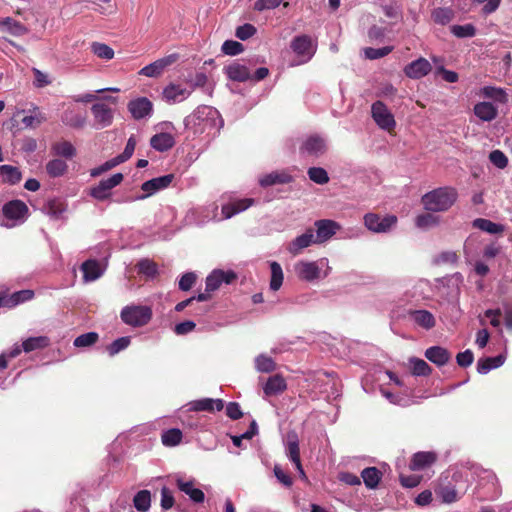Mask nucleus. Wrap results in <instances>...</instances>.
Returning a JSON list of instances; mask_svg holds the SVG:
<instances>
[{
	"label": "nucleus",
	"mask_w": 512,
	"mask_h": 512,
	"mask_svg": "<svg viewBox=\"0 0 512 512\" xmlns=\"http://www.w3.org/2000/svg\"><path fill=\"white\" fill-rule=\"evenodd\" d=\"M152 318V310L148 306H126L121 311L122 321L133 327L146 325Z\"/></svg>",
	"instance_id": "obj_2"
},
{
	"label": "nucleus",
	"mask_w": 512,
	"mask_h": 512,
	"mask_svg": "<svg viewBox=\"0 0 512 512\" xmlns=\"http://www.w3.org/2000/svg\"><path fill=\"white\" fill-rule=\"evenodd\" d=\"M44 210L48 215L58 217L66 210V205L60 199H51L44 206Z\"/></svg>",
	"instance_id": "obj_50"
},
{
	"label": "nucleus",
	"mask_w": 512,
	"mask_h": 512,
	"mask_svg": "<svg viewBox=\"0 0 512 512\" xmlns=\"http://www.w3.org/2000/svg\"><path fill=\"white\" fill-rule=\"evenodd\" d=\"M62 121L72 128L81 129L86 124V116L74 110H66L63 113Z\"/></svg>",
	"instance_id": "obj_31"
},
{
	"label": "nucleus",
	"mask_w": 512,
	"mask_h": 512,
	"mask_svg": "<svg viewBox=\"0 0 512 512\" xmlns=\"http://www.w3.org/2000/svg\"><path fill=\"white\" fill-rule=\"evenodd\" d=\"M393 50L392 46H385L381 48L367 47L364 49V54L367 59L375 60L387 56Z\"/></svg>",
	"instance_id": "obj_53"
},
{
	"label": "nucleus",
	"mask_w": 512,
	"mask_h": 512,
	"mask_svg": "<svg viewBox=\"0 0 512 512\" xmlns=\"http://www.w3.org/2000/svg\"><path fill=\"white\" fill-rule=\"evenodd\" d=\"M504 361L505 357L503 355L480 358L477 362V372L480 374H487L490 370L502 366Z\"/></svg>",
	"instance_id": "obj_28"
},
{
	"label": "nucleus",
	"mask_w": 512,
	"mask_h": 512,
	"mask_svg": "<svg viewBox=\"0 0 512 512\" xmlns=\"http://www.w3.org/2000/svg\"><path fill=\"white\" fill-rule=\"evenodd\" d=\"M31 113V115L24 116L22 118V123L24 124L25 128L35 129L47 120L46 115L42 113L38 107H34L31 110Z\"/></svg>",
	"instance_id": "obj_37"
},
{
	"label": "nucleus",
	"mask_w": 512,
	"mask_h": 512,
	"mask_svg": "<svg viewBox=\"0 0 512 512\" xmlns=\"http://www.w3.org/2000/svg\"><path fill=\"white\" fill-rule=\"evenodd\" d=\"M437 460V455L432 451L417 452L413 455L410 468L412 470H421L430 466Z\"/></svg>",
	"instance_id": "obj_23"
},
{
	"label": "nucleus",
	"mask_w": 512,
	"mask_h": 512,
	"mask_svg": "<svg viewBox=\"0 0 512 512\" xmlns=\"http://www.w3.org/2000/svg\"><path fill=\"white\" fill-rule=\"evenodd\" d=\"M453 17V10L446 7H438L434 9L431 14L432 20L440 25L448 24L450 21H452Z\"/></svg>",
	"instance_id": "obj_43"
},
{
	"label": "nucleus",
	"mask_w": 512,
	"mask_h": 512,
	"mask_svg": "<svg viewBox=\"0 0 512 512\" xmlns=\"http://www.w3.org/2000/svg\"><path fill=\"white\" fill-rule=\"evenodd\" d=\"M473 3L484 4L482 8L483 15L494 13L500 6L502 0H472Z\"/></svg>",
	"instance_id": "obj_62"
},
{
	"label": "nucleus",
	"mask_w": 512,
	"mask_h": 512,
	"mask_svg": "<svg viewBox=\"0 0 512 512\" xmlns=\"http://www.w3.org/2000/svg\"><path fill=\"white\" fill-rule=\"evenodd\" d=\"M33 296L34 292L29 289L17 291L10 296L0 294V306L11 308L32 299Z\"/></svg>",
	"instance_id": "obj_22"
},
{
	"label": "nucleus",
	"mask_w": 512,
	"mask_h": 512,
	"mask_svg": "<svg viewBox=\"0 0 512 512\" xmlns=\"http://www.w3.org/2000/svg\"><path fill=\"white\" fill-rule=\"evenodd\" d=\"M437 496L441 498L442 502L444 503H453L458 500L457 491L454 487L445 486L440 487L438 490L435 491Z\"/></svg>",
	"instance_id": "obj_54"
},
{
	"label": "nucleus",
	"mask_w": 512,
	"mask_h": 512,
	"mask_svg": "<svg viewBox=\"0 0 512 512\" xmlns=\"http://www.w3.org/2000/svg\"><path fill=\"white\" fill-rule=\"evenodd\" d=\"M296 272L300 279L311 282L320 277L321 269L316 262H300L296 265Z\"/></svg>",
	"instance_id": "obj_20"
},
{
	"label": "nucleus",
	"mask_w": 512,
	"mask_h": 512,
	"mask_svg": "<svg viewBox=\"0 0 512 512\" xmlns=\"http://www.w3.org/2000/svg\"><path fill=\"white\" fill-rule=\"evenodd\" d=\"M316 227L315 239L317 243H323L335 235L336 231L340 228L338 223L329 219L317 220L314 223Z\"/></svg>",
	"instance_id": "obj_13"
},
{
	"label": "nucleus",
	"mask_w": 512,
	"mask_h": 512,
	"mask_svg": "<svg viewBox=\"0 0 512 512\" xmlns=\"http://www.w3.org/2000/svg\"><path fill=\"white\" fill-rule=\"evenodd\" d=\"M174 178V174H167L145 181L141 185V190L144 192V194L138 196L137 199H146L147 197L153 195L154 193L169 187L173 182Z\"/></svg>",
	"instance_id": "obj_5"
},
{
	"label": "nucleus",
	"mask_w": 512,
	"mask_h": 512,
	"mask_svg": "<svg viewBox=\"0 0 512 512\" xmlns=\"http://www.w3.org/2000/svg\"><path fill=\"white\" fill-rule=\"evenodd\" d=\"M130 344V337L124 336L114 340L107 346V352L110 356L118 354L120 351L126 349Z\"/></svg>",
	"instance_id": "obj_55"
},
{
	"label": "nucleus",
	"mask_w": 512,
	"mask_h": 512,
	"mask_svg": "<svg viewBox=\"0 0 512 512\" xmlns=\"http://www.w3.org/2000/svg\"><path fill=\"white\" fill-rule=\"evenodd\" d=\"M431 70L430 62L424 57H419L404 67L405 75L411 79H420L428 75Z\"/></svg>",
	"instance_id": "obj_9"
},
{
	"label": "nucleus",
	"mask_w": 512,
	"mask_h": 512,
	"mask_svg": "<svg viewBox=\"0 0 512 512\" xmlns=\"http://www.w3.org/2000/svg\"><path fill=\"white\" fill-rule=\"evenodd\" d=\"M0 26L4 27L13 36H22L27 33V28L11 17L0 18Z\"/></svg>",
	"instance_id": "obj_36"
},
{
	"label": "nucleus",
	"mask_w": 512,
	"mask_h": 512,
	"mask_svg": "<svg viewBox=\"0 0 512 512\" xmlns=\"http://www.w3.org/2000/svg\"><path fill=\"white\" fill-rule=\"evenodd\" d=\"M287 389L285 378L280 374H275L267 379L263 387L266 396H275L283 393Z\"/></svg>",
	"instance_id": "obj_19"
},
{
	"label": "nucleus",
	"mask_w": 512,
	"mask_h": 512,
	"mask_svg": "<svg viewBox=\"0 0 512 512\" xmlns=\"http://www.w3.org/2000/svg\"><path fill=\"white\" fill-rule=\"evenodd\" d=\"M271 279H270V289L273 291H277L283 284V271L282 267L278 262H271Z\"/></svg>",
	"instance_id": "obj_42"
},
{
	"label": "nucleus",
	"mask_w": 512,
	"mask_h": 512,
	"mask_svg": "<svg viewBox=\"0 0 512 512\" xmlns=\"http://www.w3.org/2000/svg\"><path fill=\"white\" fill-rule=\"evenodd\" d=\"M307 174L309 179L316 184L324 185L329 182L327 171L321 167H311L308 169Z\"/></svg>",
	"instance_id": "obj_49"
},
{
	"label": "nucleus",
	"mask_w": 512,
	"mask_h": 512,
	"mask_svg": "<svg viewBox=\"0 0 512 512\" xmlns=\"http://www.w3.org/2000/svg\"><path fill=\"white\" fill-rule=\"evenodd\" d=\"M293 178L286 172H272L263 176L259 183L262 187H268L275 184H288Z\"/></svg>",
	"instance_id": "obj_29"
},
{
	"label": "nucleus",
	"mask_w": 512,
	"mask_h": 512,
	"mask_svg": "<svg viewBox=\"0 0 512 512\" xmlns=\"http://www.w3.org/2000/svg\"><path fill=\"white\" fill-rule=\"evenodd\" d=\"M210 110V107L208 106H199L197 109L193 112V114L187 116L184 120V124L186 127H188L191 123H196V121L203 120L206 116V111Z\"/></svg>",
	"instance_id": "obj_60"
},
{
	"label": "nucleus",
	"mask_w": 512,
	"mask_h": 512,
	"mask_svg": "<svg viewBox=\"0 0 512 512\" xmlns=\"http://www.w3.org/2000/svg\"><path fill=\"white\" fill-rule=\"evenodd\" d=\"M425 357L436 364L437 366H444L451 359V353L444 347L432 346L426 349Z\"/></svg>",
	"instance_id": "obj_21"
},
{
	"label": "nucleus",
	"mask_w": 512,
	"mask_h": 512,
	"mask_svg": "<svg viewBox=\"0 0 512 512\" xmlns=\"http://www.w3.org/2000/svg\"><path fill=\"white\" fill-rule=\"evenodd\" d=\"M50 340L47 336L29 337L22 342V349L29 353L49 346Z\"/></svg>",
	"instance_id": "obj_34"
},
{
	"label": "nucleus",
	"mask_w": 512,
	"mask_h": 512,
	"mask_svg": "<svg viewBox=\"0 0 512 512\" xmlns=\"http://www.w3.org/2000/svg\"><path fill=\"white\" fill-rule=\"evenodd\" d=\"M290 47L298 56L307 57V59H310L315 52L312 49L311 37L308 35L296 36L291 41Z\"/></svg>",
	"instance_id": "obj_15"
},
{
	"label": "nucleus",
	"mask_w": 512,
	"mask_h": 512,
	"mask_svg": "<svg viewBox=\"0 0 512 512\" xmlns=\"http://www.w3.org/2000/svg\"><path fill=\"white\" fill-rule=\"evenodd\" d=\"M182 431L178 428H171L164 431L161 435L162 444L166 447H174L182 441Z\"/></svg>",
	"instance_id": "obj_40"
},
{
	"label": "nucleus",
	"mask_w": 512,
	"mask_h": 512,
	"mask_svg": "<svg viewBox=\"0 0 512 512\" xmlns=\"http://www.w3.org/2000/svg\"><path fill=\"white\" fill-rule=\"evenodd\" d=\"M67 170V163L60 158L52 159L46 164V172L53 178L63 176Z\"/></svg>",
	"instance_id": "obj_38"
},
{
	"label": "nucleus",
	"mask_w": 512,
	"mask_h": 512,
	"mask_svg": "<svg viewBox=\"0 0 512 512\" xmlns=\"http://www.w3.org/2000/svg\"><path fill=\"white\" fill-rule=\"evenodd\" d=\"M473 225L478 229L488 232L490 234H498L504 231V227L502 225L483 218H478L474 220Z\"/></svg>",
	"instance_id": "obj_46"
},
{
	"label": "nucleus",
	"mask_w": 512,
	"mask_h": 512,
	"mask_svg": "<svg viewBox=\"0 0 512 512\" xmlns=\"http://www.w3.org/2000/svg\"><path fill=\"white\" fill-rule=\"evenodd\" d=\"M481 95L485 98L493 99L499 103L506 104L508 102V95L504 89L493 86H484L481 89Z\"/></svg>",
	"instance_id": "obj_39"
},
{
	"label": "nucleus",
	"mask_w": 512,
	"mask_h": 512,
	"mask_svg": "<svg viewBox=\"0 0 512 512\" xmlns=\"http://www.w3.org/2000/svg\"><path fill=\"white\" fill-rule=\"evenodd\" d=\"M138 273L146 276L147 278L153 279L158 274V265L150 259H142L137 264Z\"/></svg>",
	"instance_id": "obj_41"
},
{
	"label": "nucleus",
	"mask_w": 512,
	"mask_h": 512,
	"mask_svg": "<svg viewBox=\"0 0 512 512\" xmlns=\"http://www.w3.org/2000/svg\"><path fill=\"white\" fill-rule=\"evenodd\" d=\"M176 485L178 489L184 492L186 495L190 497V499L195 503H202L205 500V494L201 489L195 488L192 481H184L182 479H178L176 481Z\"/></svg>",
	"instance_id": "obj_25"
},
{
	"label": "nucleus",
	"mask_w": 512,
	"mask_h": 512,
	"mask_svg": "<svg viewBox=\"0 0 512 512\" xmlns=\"http://www.w3.org/2000/svg\"><path fill=\"white\" fill-rule=\"evenodd\" d=\"M411 371L415 376H429L432 373V368L420 358H411Z\"/></svg>",
	"instance_id": "obj_47"
},
{
	"label": "nucleus",
	"mask_w": 512,
	"mask_h": 512,
	"mask_svg": "<svg viewBox=\"0 0 512 512\" xmlns=\"http://www.w3.org/2000/svg\"><path fill=\"white\" fill-rule=\"evenodd\" d=\"M177 59H178L177 54L168 55L164 58L158 59V60L154 61L153 63L143 67L139 71V74L146 76V77H158L163 73V71L166 67L175 63L177 61Z\"/></svg>",
	"instance_id": "obj_8"
},
{
	"label": "nucleus",
	"mask_w": 512,
	"mask_h": 512,
	"mask_svg": "<svg viewBox=\"0 0 512 512\" xmlns=\"http://www.w3.org/2000/svg\"><path fill=\"white\" fill-rule=\"evenodd\" d=\"M91 51L99 58L104 60H111L114 57V50L107 44L100 42H93L91 44Z\"/></svg>",
	"instance_id": "obj_48"
},
{
	"label": "nucleus",
	"mask_w": 512,
	"mask_h": 512,
	"mask_svg": "<svg viewBox=\"0 0 512 512\" xmlns=\"http://www.w3.org/2000/svg\"><path fill=\"white\" fill-rule=\"evenodd\" d=\"M409 318L419 327L425 330H431L436 325V320L434 315L424 309L420 310H410L408 312Z\"/></svg>",
	"instance_id": "obj_16"
},
{
	"label": "nucleus",
	"mask_w": 512,
	"mask_h": 512,
	"mask_svg": "<svg viewBox=\"0 0 512 512\" xmlns=\"http://www.w3.org/2000/svg\"><path fill=\"white\" fill-rule=\"evenodd\" d=\"M134 507L141 512H145L151 505V494L148 490H140L133 498Z\"/></svg>",
	"instance_id": "obj_45"
},
{
	"label": "nucleus",
	"mask_w": 512,
	"mask_h": 512,
	"mask_svg": "<svg viewBox=\"0 0 512 512\" xmlns=\"http://www.w3.org/2000/svg\"><path fill=\"white\" fill-rule=\"evenodd\" d=\"M361 477L367 488L374 489L378 486L382 473L376 467H367L361 472Z\"/></svg>",
	"instance_id": "obj_33"
},
{
	"label": "nucleus",
	"mask_w": 512,
	"mask_h": 512,
	"mask_svg": "<svg viewBox=\"0 0 512 512\" xmlns=\"http://www.w3.org/2000/svg\"><path fill=\"white\" fill-rule=\"evenodd\" d=\"M451 32L458 38H466L473 37L476 34V29L472 24L453 25Z\"/></svg>",
	"instance_id": "obj_57"
},
{
	"label": "nucleus",
	"mask_w": 512,
	"mask_h": 512,
	"mask_svg": "<svg viewBox=\"0 0 512 512\" xmlns=\"http://www.w3.org/2000/svg\"><path fill=\"white\" fill-rule=\"evenodd\" d=\"M286 454L296 468H301L299 440L296 434L288 436Z\"/></svg>",
	"instance_id": "obj_30"
},
{
	"label": "nucleus",
	"mask_w": 512,
	"mask_h": 512,
	"mask_svg": "<svg viewBox=\"0 0 512 512\" xmlns=\"http://www.w3.org/2000/svg\"><path fill=\"white\" fill-rule=\"evenodd\" d=\"M221 50L226 55L236 56L244 51V46L238 41L226 40L222 44Z\"/></svg>",
	"instance_id": "obj_56"
},
{
	"label": "nucleus",
	"mask_w": 512,
	"mask_h": 512,
	"mask_svg": "<svg viewBox=\"0 0 512 512\" xmlns=\"http://www.w3.org/2000/svg\"><path fill=\"white\" fill-rule=\"evenodd\" d=\"M224 72L229 80L235 82H245L251 79V73L247 66L234 61L224 67Z\"/></svg>",
	"instance_id": "obj_14"
},
{
	"label": "nucleus",
	"mask_w": 512,
	"mask_h": 512,
	"mask_svg": "<svg viewBox=\"0 0 512 512\" xmlns=\"http://www.w3.org/2000/svg\"><path fill=\"white\" fill-rule=\"evenodd\" d=\"M81 270L83 272V279L85 282L95 281L102 274L99 263L93 259L83 262Z\"/></svg>",
	"instance_id": "obj_27"
},
{
	"label": "nucleus",
	"mask_w": 512,
	"mask_h": 512,
	"mask_svg": "<svg viewBox=\"0 0 512 512\" xmlns=\"http://www.w3.org/2000/svg\"><path fill=\"white\" fill-rule=\"evenodd\" d=\"M457 191L452 187H441L426 193L422 203L426 210L432 212L447 211L457 199Z\"/></svg>",
	"instance_id": "obj_1"
},
{
	"label": "nucleus",
	"mask_w": 512,
	"mask_h": 512,
	"mask_svg": "<svg viewBox=\"0 0 512 512\" xmlns=\"http://www.w3.org/2000/svg\"><path fill=\"white\" fill-rule=\"evenodd\" d=\"M51 150L55 155L64 157L66 159H72L76 155V148L72 145L71 142L66 140L54 143L51 147Z\"/></svg>",
	"instance_id": "obj_35"
},
{
	"label": "nucleus",
	"mask_w": 512,
	"mask_h": 512,
	"mask_svg": "<svg viewBox=\"0 0 512 512\" xmlns=\"http://www.w3.org/2000/svg\"><path fill=\"white\" fill-rule=\"evenodd\" d=\"M489 160L499 169H504L508 165V158L501 150H493L489 154Z\"/></svg>",
	"instance_id": "obj_58"
},
{
	"label": "nucleus",
	"mask_w": 512,
	"mask_h": 512,
	"mask_svg": "<svg viewBox=\"0 0 512 512\" xmlns=\"http://www.w3.org/2000/svg\"><path fill=\"white\" fill-rule=\"evenodd\" d=\"M99 339V335L96 332H88L79 335L75 338L73 344L75 347H89L94 345Z\"/></svg>",
	"instance_id": "obj_52"
},
{
	"label": "nucleus",
	"mask_w": 512,
	"mask_h": 512,
	"mask_svg": "<svg viewBox=\"0 0 512 512\" xmlns=\"http://www.w3.org/2000/svg\"><path fill=\"white\" fill-rule=\"evenodd\" d=\"M150 145L156 151L165 152L175 145V139L170 133H158L151 137Z\"/></svg>",
	"instance_id": "obj_24"
},
{
	"label": "nucleus",
	"mask_w": 512,
	"mask_h": 512,
	"mask_svg": "<svg viewBox=\"0 0 512 512\" xmlns=\"http://www.w3.org/2000/svg\"><path fill=\"white\" fill-rule=\"evenodd\" d=\"M256 369L260 372L269 373L275 370L276 363L271 357L266 355H259L256 360Z\"/></svg>",
	"instance_id": "obj_51"
},
{
	"label": "nucleus",
	"mask_w": 512,
	"mask_h": 512,
	"mask_svg": "<svg viewBox=\"0 0 512 512\" xmlns=\"http://www.w3.org/2000/svg\"><path fill=\"white\" fill-rule=\"evenodd\" d=\"M190 95L185 88L180 85L170 84L163 90V96L167 101H176L179 97L185 98Z\"/></svg>",
	"instance_id": "obj_44"
},
{
	"label": "nucleus",
	"mask_w": 512,
	"mask_h": 512,
	"mask_svg": "<svg viewBox=\"0 0 512 512\" xmlns=\"http://www.w3.org/2000/svg\"><path fill=\"white\" fill-rule=\"evenodd\" d=\"M189 406L191 411L213 412L215 410L221 411L224 408V402L222 399L203 398L190 402Z\"/></svg>",
	"instance_id": "obj_17"
},
{
	"label": "nucleus",
	"mask_w": 512,
	"mask_h": 512,
	"mask_svg": "<svg viewBox=\"0 0 512 512\" xmlns=\"http://www.w3.org/2000/svg\"><path fill=\"white\" fill-rule=\"evenodd\" d=\"M196 282V275L193 272H187L179 280V289L182 291L190 290Z\"/></svg>",
	"instance_id": "obj_63"
},
{
	"label": "nucleus",
	"mask_w": 512,
	"mask_h": 512,
	"mask_svg": "<svg viewBox=\"0 0 512 512\" xmlns=\"http://www.w3.org/2000/svg\"><path fill=\"white\" fill-rule=\"evenodd\" d=\"M2 213L9 220H21L28 215L29 208L21 200H11L3 205Z\"/></svg>",
	"instance_id": "obj_12"
},
{
	"label": "nucleus",
	"mask_w": 512,
	"mask_h": 512,
	"mask_svg": "<svg viewBox=\"0 0 512 512\" xmlns=\"http://www.w3.org/2000/svg\"><path fill=\"white\" fill-rule=\"evenodd\" d=\"M127 108L135 120L148 117L153 112V104L147 97H139L129 101Z\"/></svg>",
	"instance_id": "obj_7"
},
{
	"label": "nucleus",
	"mask_w": 512,
	"mask_h": 512,
	"mask_svg": "<svg viewBox=\"0 0 512 512\" xmlns=\"http://www.w3.org/2000/svg\"><path fill=\"white\" fill-rule=\"evenodd\" d=\"M473 110L479 119L486 122L494 120L498 115L497 108L490 102H479Z\"/></svg>",
	"instance_id": "obj_26"
},
{
	"label": "nucleus",
	"mask_w": 512,
	"mask_h": 512,
	"mask_svg": "<svg viewBox=\"0 0 512 512\" xmlns=\"http://www.w3.org/2000/svg\"><path fill=\"white\" fill-rule=\"evenodd\" d=\"M256 32H257V29L255 28V26H253L252 24L246 23L244 25L237 27L235 35L240 40L245 41V40L249 39L250 37H252L253 35H255Z\"/></svg>",
	"instance_id": "obj_59"
},
{
	"label": "nucleus",
	"mask_w": 512,
	"mask_h": 512,
	"mask_svg": "<svg viewBox=\"0 0 512 512\" xmlns=\"http://www.w3.org/2000/svg\"><path fill=\"white\" fill-rule=\"evenodd\" d=\"M371 113L372 118L380 128L387 131H391L395 128L396 122L394 116L382 101H376L372 104Z\"/></svg>",
	"instance_id": "obj_4"
},
{
	"label": "nucleus",
	"mask_w": 512,
	"mask_h": 512,
	"mask_svg": "<svg viewBox=\"0 0 512 512\" xmlns=\"http://www.w3.org/2000/svg\"><path fill=\"white\" fill-rule=\"evenodd\" d=\"M91 113L94 117V127L96 129L106 128L113 122V110L103 102L93 104L91 106Z\"/></svg>",
	"instance_id": "obj_6"
},
{
	"label": "nucleus",
	"mask_w": 512,
	"mask_h": 512,
	"mask_svg": "<svg viewBox=\"0 0 512 512\" xmlns=\"http://www.w3.org/2000/svg\"><path fill=\"white\" fill-rule=\"evenodd\" d=\"M254 204V199L244 198L239 199L222 206L221 212L225 219H229L234 215L245 211Z\"/></svg>",
	"instance_id": "obj_18"
},
{
	"label": "nucleus",
	"mask_w": 512,
	"mask_h": 512,
	"mask_svg": "<svg viewBox=\"0 0 512 512\" xmlns=\"http://www.w3.org/2000/svg\"><path fill=\"white\" fill-rule=\"evenodd\" d=\"M313 243H317L314 230L312 228H308L303 234L297 236L287 245V250L293 256H297L303 249L309 247Z\"/></svg>",
	"instance_id": "obj_10"
},
{
	"label": "nucleus",
	"mask_w": 512,
	"mask_h": 512,
	"mask_svg": "<svg viewBox=\"0 0 512 512\" xmlns=\"http://www.w3.org/2000/svg\"><path fill=\"white\" fill-rule=\"evenodd\" d=\"M437 223H438L437 217L430 213L418 215L416 218V225L419 228H428L433 225H436Z\"/></svg>",
	"instance_id": "obj_61"
},
{
	"label": "nucleus",
	"mask_w": 512,
	"mask_h": 512,
	"mask_svg": "<svg viewBox=\"0 0 512 512\" xmlns=\"http://www.w3.org/2000/svg\"><path fill=\"white\" fill-rule=\"evenodd\" d=\"M327 150L325 140L319 135L309 136L301 145L300 152L309 156L319 157Z\"/></svg>",
	"instance_id": "obj_11"
},
{
	"label": "nucleus",
	"mask_w": 512,
	"mask_h": 512,
	"mask_svg": "<svg viewBox=\"0 0 512 512\" xmlns=\"http://www.w3.org/2000/svg\"><path fill=\"white\" fill-rule=\"evenodd\" d=\"M0 175L2 176V181L10 185L18 184L22 179L21 171L11 165H1Z\"/></svg>",
	"instance_id": "obj_32"
},
{
	"label": "nucleus",
	"mask_w": 512,
	"mask_h": 512,
	"mask_svg": "<svg viewBox=\"0 0 512 512\" xmlns=\"http://www.w3.org/2000/svg\"><path fill=\"white\" fill-rule=\"evenodd\" d=\"M456 361L460 367L466 368L473 363L474 354L470 349H467V350L457 354Z\"/></svg>",
	"instance_id": "obj_64"
},
{
	"label": "nucleus",
	"mask_w": 512,
	"mask_h": 512,
	"mask_svg": "<svg viewBox=\"0 0 512 512\" xmlns=\"http://www.w3.org/2000/svg\"><path fill=\"white\" fill-rule=\"evenodd\" d=\"M397 217L395 215H386L381 217L376 213H367L364 216V224L366 228L375 233H386L397 224Z\"/></svg>",
	"instance_id": "obj_3"
}]
</instances>
